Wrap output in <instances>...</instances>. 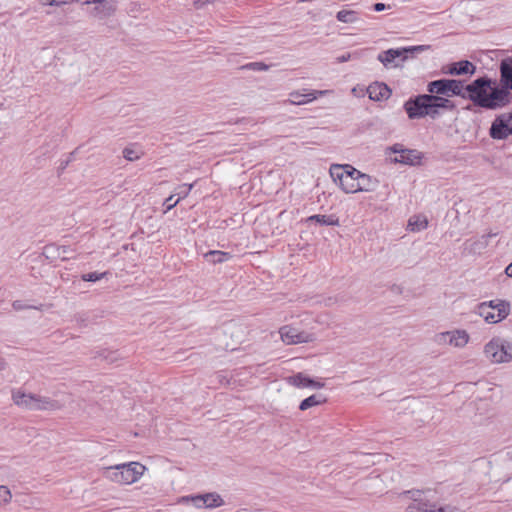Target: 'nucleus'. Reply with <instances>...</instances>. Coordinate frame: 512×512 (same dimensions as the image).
I'll return each instance as SVG.
<instances>
[{"instance_id": "a211bd4d", "label": "nucleus", "mask_w": 512, "mask_h": 512, "mask_svg": "<svg viewBox=\"0 0 512 512\" xmlns=\"http://www.w3.org/2000/svg\"><path fill=\"white\" fill-rule=\"evenodd\" d=\"M62 405L49 397L33 394L31 410H58Z\"/></svg>"}, {"instance_id": "de8ad7c7", "label": "nucleus", "mask_w": 512, "mask_h": 512, "mask_svg": "<svg viewBox=\"0 0 512 512\" xmlns=\"http://www.w3.org/2000/svg\"><path fill=\"white\" fill-rule=\"evenodd\" d=\"M6 366H7V363H6L5 359L0 356V372L5 370Z\"/></svg>"}, {"instance_id": "20e7f679", "label": "nucleus", "mask_w": 512, "mask_h": 512, "mask_svg": "<svg viewBox=\"0 0 512 512\" xmlns=\"http://www.w3.org/2000/svg\"><path fill=\"white\" fill-rule=\"evenodd\" d=\"M511 305L508 301L502 299L485 301L478 304L475 313L482 317L489 324H496L510 314Z\"/></svg>"}, {"instance_id": "1a4fd4ad", "label": "nucleus", "mask_w": 512, "mask_h": 512, "mask_svg": "<svg viewBox=\"0 0 512 512\" xmlns=\"http://www.w3.org/2000/svg\"><path fill=\"white\" fill-rule=\"evenodd\" d=\"M82 5L92 6L90 15L98 20L113 16L117 10V0H80Z\"/></svg>"}, {"instance_id": "8fccbe9b", "label": "nucleus", "mask_w": 512, "mask_h": 512, "mask_svg": "<svg viewBox=\"0 0 512 512\" xmlns=\"http://www.w3.org/2000/svg\"><path fill=\"white\" fill-rule=\"evenodd\" d=\"M202 4H208L212 2L213 0H199Z\"/></svg>"}, {"instance_id": "423d86ee", "label": "nucleus", "mask_w": 512, "mask_h": 512, "mask_svg": "<svg viewBox=\"0 0 512 512\" xmlns=\"http://www.w3.org/2000/svg\"><path fill=\"white\" fill-rule=\"evenodd\" d=\"M427 92L443 95L447 98L453 96H464V82L457 79H439L428 83Z\"/></svg>"}, {"instance_id": "cd10ccee", "label": "nucleus", "mask_w": 512, "mask_h": 512, "mask_svg": "<svg viewBox=\"0 0 512 512\" xmlns=\"http://www.w3.org/2000/svg\"><path fill=\"white\" fill-rule=\"evenodd\" d=\"M43 254L46 258L55 260V259H61V260H68L70 259L69 255H61L59 252V246L56 244H49L44 247Z\"/></svg>"}, {"instance_id": "4be33fe9", "label": "nucleus", "mask_w": 512, "mask_h": 512, "mask_svg": "<svg viewBox=\"0 0 512 512\" xmlns=\"http://www.w3.org/2000/svg\"><path fill=\"white\" fill-rule=\"evenodd\" d=\"M12 400L18 407L31 410L33 403V394L25 393L20 389L12 391Z\"/></svg>"}, {"instance_id": "ea45409f", "label": "nucleus", "mask_w": 512, "mask_h": 512, "mask_svg": "<svg viewBox=\"0 0 512 512\" xmlns=\"http://www.w3.org/2000/svg\"><path fill=\"white\" fill-rule=\"evenodd\" d=\"M12 307L14 310L16 311H20V310H24V309H28V308H34L33 306H28L26 304H24L22 301L20 300H16L12 303Z\"/></svg>"}, {"instance_id": "7ed1b4c3", "label": "nucleus", "mask_w": 512, "mask_h": 512, "mask_svg": "<svg viewBox=\"0 0 512 512\" xmlns=\"http://www.w3.org/2000/svg\"><path fill=\"white\" fill-rule=\"evenodd\" d=\"M483 355L491 364L512 362V338L492 337L484 345Z\"/></svg>"}, {"instance_id": "39448f33", "label": "nucleus", "mask_w": 512, "mask_h": 512, "mask_svg": "<svg viewBox=\"0 0 512 512\" xmlns=\"http://www.w3.org/2000/svg\"><path fill=\"white\" fill-rule=\"evenodd\" d=\"M428 48L429 46L419 45L402 49H388L386 51L381 52L378 55L377 59L386 68L399 67L407 60L409 53L422 52L427 50Z\"/></svg>"}, {"instance_id": "c756f323", "label": "nucleus", "mask_w": 512, "mask_h": 512, "mask_svg": "<svg viewBox=\"0 0 512 512\" xmlns=\"http://www.w3.org/2000/svg\"><path fill=\"white\" fill-rule=\"evenodd\" d=\"M336 18L343 23H355L359 20L358 13L353 10H340L337 12Z\"/></svg>"}, {"instance_id": "a19ab883", "label": "nucleus", "mask_w": 512, "mask_h": 512, "mask_svg": "<svg viewBox=\"0 0 512 512\" xmlns=\"http://www.w3.org/2000/svg\"><path fill=\"white\" fill-rule=\"evenodd\" d=\"M351 59V54L350 53H346V54H343L339 57H337V62L338 63H344V62H347Z\"/></svg>"}, {"instance_id": "e433bc0d", "label": "nucleus", "mask_w": 512, "mask_h": 512, "mask_svg": "<svg viewBox=\"0 0 512 512\" xmlns=\"http://www.w3.org/2000/svg\"><path fill=\"white\" fill-rule=\"evenodd\" d=\"M243 68H247L254 71H266L268 70L269 66L263 62H252L245 65Z\"/></svg>"}, {"instance_id": "ddd939ff", "label": "nucleus", "mask_w": 512, "mask_h": 512, "mask_svg": "<svg viewBox=\"0 0 512 512\" xmlns=\"http://www.w3.org/2000/svg\"><path fill=\"white\" fill-rule=\"evenodd\" d=\"M426 100L430 102L432 119L439 118L441 115V110L453 111L456 108L455 103L443 95L432 94L428 92Z\"/></svg>"}, {"instance_id": "393cba45", "label": "nucleus", "mask_w": 512, "mask_h": 512, "mask_svg": "<svg viewBox=\"0 0 512 512\" xmlns=\"http://www.w3.org/2000/svg\"><path fill=\"white\" fill-rule=\"evenodd\" d=\"M306 222H315L324 226H338L339 218L335 215H312L306 219Z\"/></svg>"}, {"instance_id": "79ce46f5", "label": "nucleus", "mask_w": 512, "mask_h": 512, "mask_svg": "<svg viewBox=\"0 0 512 512\" xmlns=\"http://www.w3.org/2000/svg\"><path fill=\"white\" fill-rule=\"evenodd\" d=\"M59 252L61 255H69L70 258L72 257L71 249L67 246H59Z\"/></svg>"}, {"instance_id": "473e14b6", "label": "nucleus", "mask_w": 512, "mask_h": 512, "mask_svg": "<svg viewBox=\"0 0 512 512\" xmlns=\"http://www.w3.org/2000/svg\"><path fill=\"white\" fill-rule=\"evenodd\" d=\"M408 225L411 227L412 231H420L427 227L428 222L425 218L414 216L409 219Z\"/></svg>"}, {"instance_id": "f3484780", "label": "nucleus", "mask_w": 512, "mask_h": 512, "mask_svg": "<svg viewBox=\"0 0 512 512\" xmlns=\"http://www.w3.org/2000/svg\"><path fill=\"white\" fill-rule=\"evenodd\" d=\"M497 236V233L489 232L475 239H469L465 242L466 249L473 254H480L489 245V240Z\"/></svg>"}, {"instance_id": "bb28decb", "label": "nucleus", "mask_w": 512, "mask_h": 512, "mask_svg": "<svg viewBox=\"0 0 512 512\" xmlns=\"http://www.w3.org/2000/svg\"><path fill=\"white\" fill-rule=\"evenodd\" d=\"M333 177L339 180L340 187L345 193H357V180L343 176V174H336Z\"/></svg>"}, {"instance_id": "f257e3e1", "label": "nucleus", "mask_w": 512, "mask_h": 512, "mask_svg": "<svg viewBox=\"0 0 512 512\" xmlns=\"http://www.w3.org/2000/svg\"><path fill=\"white\" fill-rule=\"evenodd\" d=\"M492 81L487 77L475 79L468 85H464L463 99L471 100L475 105L495 110L508 105L511 101V93L499 87H491Z\"/></svg>"}, {"instance_id": "c03bdc74", "label": "nucleus", "mask_w": 512, "mask_h": 512, "mask_svg": "<svg viewBox=\"0 0 512 512\" xmlns=\"http://www.w3.org/2000/svg\"><path fill=\"white\" fill-rule=\"evenodd\" d=\"M387 8V6L384 4V3H376L374 4L373 6V9L376 11V12H380V11H383Z\"/></svg>"}, {"instance_id": "f8f14e48", "label": "nucleus", "mask_w": 512, "mask_h": 512, "mask_svg": "<svg viewBox=\"0 0 512 512\" xmlns=\"http://www.w3.org/2000/svg\"><path fill=\"white\" fill-rule=\"evenodd\" d=\"M512 135V113H503L495 118L490 127L493 139H506Z\"/></svg>"}, {"instance_id": "5701e85b", "label": "nucleus", "mask_w": 512, "mask_h": 512, "mask_svg": "<svg viewBox=\"0 0 512 512\" xmlns=\"http://www.w3.org/2000/svg\"><path fill=\"white\" fill-rule=\"evenodd\" d=\"M331 176H336V174H343V176H347L348 178L357 180L358 176L361 174L359 170L354 168L351 165H332L330 168Z\"/></svg>"}, {"instance_id": "b1692460", "label": "nucleus", "mask_w": 512, "mask_h": 512, "mask_svg": "<svg viewBox=\"0 0 512 512\" xmlns=\"http://www.w3.org/2000/svg\"><path fill=\"white\" fill-rule=\"evenodd\" d=\"M378 186V180L371 177L368 174L362 173L357 179V192H370L376 189Z\"/></svg>"}, {"instance_id": "09e8293b", "label": "nucleus", "mask_w": 512, "mask_h": 512, "mask_svg": "<svg viewBox=\"0 0 512 512\" xmlns=\"http://www.w3.org/2000/svg\"><path fill=\"white\" fill-rule=\"evenodd\" d=\"M304 321H307L308 323H310V322L314 321V319L312 316L307 315Z\"/></svg>"}, {"instance_id": "a878e982", "label": "nucleus", "mask_w": 512, "mask_h": 512, "mask_svg": "<svg viewBox=\"0 0 512 512\" xmlns=\"http://www.w3.org/2000/svg\"><path fill=\"white\" fill-rule=\"evenodd\" d=\"M204 257L207 261L212 264H219L227 262L231 259V254L224 251L211 250L204 254Z\"/></svg>"}, {"instance_id": "a18cd8bd", "label": "nucleus", "mask_w": 512, "mask_h": 512, "mask_svg": "<svg viewBox=\"0 0 512 512\" xmlns=\"http://www.w3.org/2000/svg\"><path fill=\"white\" fill-rule=\"evenodd\" d=\"M391 150H392L394 153H397V154L401 155V150H404V149L402 148V145H400V144H395V145L391 148Z\"/></svg>"}, {"instance_id": "7c9ffc66", "label": "nucleus", "mask_w": 512, "mask_h": 512, "mask_svg": "<svg viewBox=\"0 0 512 512\" xmlns=\"http://www.w3.org/2000/svg\"><path fill=\"white\" fill-rule=\"evenodd\" d=\"M143 152L135 145L128 146L123 150V157L128 161H136L140 159Z\"/></svg>"}, {"instance_id": "0eeeda50", "label": "nucleus", "mask_w": 512, "mask_h": 512, "mask_svg": "<svg viewBox=\"0 0 512 512\" xmlns=\"http://www.w3.org/2000/svg\"><path fill=\"white\" fill-rule=\"evenodd\" d=\"M430 490H407L399 494L402 499H410L412 502L407 506V511L436 512L437 506L427 498Z\"/></svg>"}, {"instance_id": "58836bf2", "label": "nucleus", "mask_w": 512, "mask_h": 512, "mask_svg": "<svg viewBox=\"0 0 512 512\" xmlns=\"http://www.w3.org/2000/svg\"><path fill=\"white\" fill-rule=\"evenodd\" d=\"M436 512H464V511L456 506L447 505L445 507L437 508Z\"/></svg>"}, {"instance_id": "412c9836", "label": "nucleus", "mask_w": 512, "mask_h": 512, "mask_svg": "<svg viewBox=\"0 0 512 512\" xmlns=\"http://www.w3.org/2000/svg\"><path fill=\"white\" fill-rule=\"evenodd\" d=\"M422 159V154L417 150H401V155L395 158V162L407 164V165H416L419 164Z\"/></svg>"}, {"instance_id": "72a5a7b5", "label": "nucleus", "mask_w": 512, "mask_h": 512, "mask_svg": "<svg viewBox=\"0 0 512 512\" xmlns=\"http://www.w3.org/2000/svg\"><path fill=\"white\" fill-rule=\"evenodd\" d=\"M106 275H107V272H102V273L91 272V273L83 274L81 276V278L83 281L96 282V281L103 279Z\"/></svg>"}, {"instance_id": "4468645a", "label": "nucleus", "mask_w": 512, "mask_h": 512, "mask_svg": "<svg viewBox=\"0 0 512 512\" xmlns=\"http://www.w3.org/2000/svg\"><path fill=\"white\" fill-rule=\"evenodd\" d=\"M470 336L465 330L457 329L453 331L443 332L437 335V341L447 342L451 346L462 348L469 342Z\"/></svg>"}, {"instance_id": "f704fd0d", "label": "nucleus", "mask_w": 512, "mask_h": 512, "mask_svg": "<svg viewBox=\"0 0 512 512\" xmlns=\"http://www.w3.org/2000/svg\"><path fill=\"white\" fill-rule=\"evenodd\" d=\"M12 499L11 491L7 486H0V504H8Z\"/></svg>"}, {"instance_id": "9d476101", "label": "nucleus", "mask_w": 512, "mask_h": 512, "mask_svg": "<svg viewBox=\"0 0 512 512\" xmlns=\"http://www.w3.org/2000/svg\"><path fill=\"white\" fill-rule=\"evenodd\" d=\"M282 341L287 345L312 342L316 339L313 332L301 331L292 325H285L279 330Z\"/></svg>"}, {"instance_id": "2eb2a0df", "label": "nucleus", "mask_w": 512, "mask_h": 512, "mask_svg": "<svg viewBox=\"0 0 512 512\" xmlns=\"http://www.w3.org/2000/svg\"><path fill=\"white\" fill-rule=\"evenodd\" d=\"M442 72L448 75H474L476 66L468 60H461L445 65Z\"/></svg>"}, {"instance_id": "f03ea898", "label": "nucleus", "mask_w": 512, "mask_h": 512, "mask_svg": "<svg viewBox=\"0 0 512 512\" xmlns=\"http://www.w3.org/2000/svg\"><path fill=\"white\" fill-rule=\"evenodd\" d=\"M146 469V466L139 462H128L106 467L103 475L114 483L130 485L137 482Z\"/></svg>"}, {"instance_id": "37998d69", "label": "nucleus", "mask_w": 512, "mask_h": 512, "mask_svg": "<svg viewBox=\"0 0 512 512\" xmlns=\"http://www.w3.org/2000/svg\"><path fill=\"white\" fill-rule=\"evenodd\" d=\"M329 92L330 91H328V90H314V91L310 92L309 95H310V97H313V95H315L317 98L318 96L325 95Z\"/></svg>"}, {"instance_id": "c9c22d12", "label": "nucleus", "mask_w": 512, "mask_h": 512, "mask_svg": "<svg viewBox=\"0 0 512 512\" xmlns=\"http://www.w3.org/2000/svg\"><path fill=\"white\" fill-rule=\"evenodd\" d=\"M194 184H183V185H180L177 187V192H176V195H178L179 197L177 199H179V201L181 199H184L185 197L188 196V194L190 193V191L192 190Z\"/></svg>"}, {"instance_id": "2f4dec72", "label": "nucleus", "mask_w": 512, "mask_h": 512, "mask_svg": "<svg viewBox=\"0 0 512 512\" xmlns=\"http://www.w3.org/2000/svg\"><path fill=\"white\" fill-rule=\"evenodd\" d=\"M325 400L324 399H321L320 396H317V395H311L309 397H307L306 399H304L300 405H299V409L302 410V411H305L311 407H314V406H317L321 403H323Z\"/></svg>"}, {"instance_id": "6ab92c4d", "label": "nucleus", "mask_w": 512, "mask_h": 512, "mask_svg": "<svg viewBox=\"0 0 512 512\" xmlns=\"http://www.w3.org/2000/svg\"><path fill=\"white\" fill-rule=\"evenodd\" d=\"M367 93L371 100L382 101L390 97L391 90L386 84L376 82L367 87Z\"/></svg>"}, {"instance_id": "c85d7f7f", "label": "nucleus", "mask_w": 512, "mask_h": 512, "mask_svg": "<svg viewBox=\"0 0 512 512\" xmlns=\"http://www.w3.org/2000/svg\"><path fill=\"white\" fill-rule=\"evenodd\" d=\"M316 99V96L310 97L309 93L303 94L300 92H292L290 93V98L288 100L289 103L294 105H302L308 102H311Z\"/></svg>"}, {"instance_id": "9b49d317", "label": "nucleus", "mask_w": 512, "mask_h": 512, "mask_svg": "<svg viewBox=\"0 0 512 512\" xmlns=\"http://www.w3.org/2000/svg\"><path fill=\"white\" fill-rule=\"evenodd\" d=\"M180 503H189L191 502L196 508H217L224 505V500L221 496L215 492L199 494V495H191V496H183L179 500Z\"/></svg>"}, {"instance_id": "aec40b11", "label": "nucleus", "mask_w": 512, "mask_h": 512, "mask_svg": "<svg viewBox=\"0 0 512 512\" xmlns=\"http://www.w3.org/2000/svg\"><path fill=\"white\" fill-rule=\"evenodd\" d=\"M287 382L298 388L313 387L320 389L324 386L323 383L314 381L302 373H297L296 375L288 377Z\"/></svg>"}, {"instance_id": "dca6fc26", "label": "nucleus", "mask_w": 512, "mask_h": 512, "mask_svg": "<svg viewBox=\"0 0 512 512\" xmlns=\"http://www.w3.org/2000/svg\"><path fill=\"white\" fill-rule=\"evenodd\" d=\"M500 83L499 89H505L507 93L512 91V58L503 59L500 63Z\"/></svg>"}, {"instance_id": "49530a36", "label": "nucleus", "mask_w": 512, "mask_h": 512, "mask_svg": "<svg viewBox=\"0 0 512 512\" xmlns=\"http://www.w3.org/2000/svg\"><path fill=\"white\" fill-rule=\"evenodd\" d=\"M505 274L508 277H512V262L505 268Z\"/></svg>"}, {"instance_id": "6e6552de", "label": "nucleus", "mask_w": 512, "mask_h": 512, "mask_svg": "<svg viewBox=\"0 0 512 512\" xmlns=\"http://www.w3.org/2000/svg\"><path fill=\"white\" fill-rule=\"evenodd\" d=\"M426 99L427 94H420L409 98L404 103V110L407 113L409 119H421L426 116L432 119L430 102Z\"/></svg>"}, {"instance_id": "4c0bfd02", "label": "nucleus", "mask_w": 512, "mask_h": 512, "mask_svg": "<svg viewBox=\"0 0 512 512\" xmlns=\"http://www.w3.org/2000/svg\"><path fill=\"white\" fill-rule=\"evenodd\" d=\"M174 196L175 195H170L168 198L165 199L163 203V205L165 206V212H168L178 204L179 199L174 200Z\"/></svg>"}]
</instances>
